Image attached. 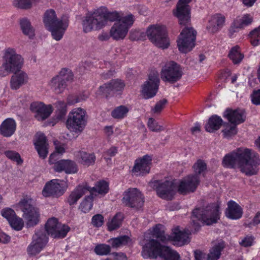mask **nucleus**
I'll return each instance as SVG.
<instances>
[{
	"mask_svg": "<svg viewBox=\"0 0 260 260\" xmlns=\"http://www.w3.org/2000/svg\"><path fill=\"white\" fill-rule=\"evenodd\" d=\"M191 0H179L174 15L179 23L185 27L178 36L177 43L179 50L184 53L191 51L195 46L197 31L192 27H187L190 21V9L188 4Z\"/></svg>",
	"mask_w": 260,
	"mask_h": 260,
	"instance_id": "f257e3e1",
	"label": "nucleus"
},
{
	"mask_svg": "<svg viewBox=\"0 0 260 260\" xmlns=\"http://www.w3.org/2000/svg\"><path fill=\"white\" fill-rule=\"evenodd\" d=\"M259 159L251 156V151L248 148H238L224 155L222 165L229 169L238 168L247 175L254 174V168L259 165Z\"/></svg>",
	"mask_w": 260,
	"mask_h": 260,
	"instance_id": "f03ea898",
	"label": "nucleus"
},
{
	"mask_svg": "<svg viewBox=\"0 0 260 260\" xmlns=\"http://www.w3.org/2000/svg\"><path fill=\"white\" fill-rule=\"evenodd\" d=\"M43 22L46 28L51 32L52 36L56 41L61 40L67 29V21L58 19L55 11L47 10L44 15Z\"/></svg>",
	"mask_w": 260,
	"mask_h": 260,
	"instance_id": "7ed1b4c3",
	"label": "nucleus"
},
{
	"mask_svg": "<svg viewBox=\"0 0 260 260\" xmlns=\"http://www.w3.org/2000/svg\"><path fill=\"white\" fill-rule=\"evenodd\" d=\"M220 206L216 203H212L205 208H196L192 212L193 217L207 225L216 223L220 218Z\"/></svg>",
	"mask_w": 260,
	"mask_h": 260,
	"instance_id": "20e7f679",
	"label": "nucleus"
},
{
	"mask_svg": "<svg viewBox=\"0 0 260 260\" xmlns=\"http://www.w3.org/2000/svg\"><path fill=\"white\" fill-rule=\"evenodd\" d=\"M171 249L161 244L157 239L146 240L142 245L141 256L145 259H156L158 257H164Z\"/></svg>",
	"mask_w": 260,
	"mask_h": 260,
	"instance_id": "39448f33",
	"label": "nucleus"
},
{
	"mask_svg": "<svg viewBox=\"0 0 260 260\" xmlns=\"http://www.w3.org/2000/svg\"><path fill=\"white\" fill-rule=\"evenodd\" d=\"M87 123L86 112L81 108L73 109L69 114L66 125L71 132L76 134L81 133Z\"/></svg>",
	"mask_w": 260,
	"mask_h": 260,
	"instance_id": "423d86ee",
	"label": "nucleus"
},
{
	"mask_svg": "<svg viewBox=\"0 0 260 260\" xmlns=\"http://www.w3.org/2000/svg\"><path fill=\"white\" fill-rule=\"evenodd\" d=\"M18 205L23 212V217L26 222L27 228L34 227L39 222L40 213L39 209L33 205V200L28 196L22 199Z\"/></svg>",
	"mask_w": 260,
	"mask_h": 260,
	"instance_id": "0eeeda50",
	"label": "nucleus"
},
{
	"mask_svg": "<svg viewBox=\"0 0 260 260\" xmlns=\"http://www.w3.org/2000/svg\"><path fill=\"white\" fill-rule=\"evenodd\" d=\"M146 33L149 39L157 47L166 49L169 46V39L165 26L151 25L147 28Z\"/></svg>",
	"mask_w": 260,
	"mask_h": 260,
	"instance_id": "6e6552de",
	"label": "nucleus"
},
{
	"mask_svg": "<svg viewBox=\"0 0 260 260\" xmlns=\"http://www.w3.org/2000/svg\"><path fill=\"white\" fill-rule=\"evenodd\" d=\"M183 75L181 66L174 61H170L162 67L160 72V77L163 81L170 84L179 81Z\"/></svg>",
	"mask_w": 260,
	"mask_h": 260,
	"instance_id": "1a4fd4ad",
	"label": "nucleus"
},
{
	"mask_svg": "<svg viewBox=\"0 0 260 260\" xmlns=\"http://www.w3.org/2000/svg\"><path fill=\"white\" fill-rule=\"evenodd\" d=\"M134 17L129 14L123 17L119 21L115 22L110 30V36L114 40L123 39L126 36L130 27L134 22Z\"/></svg>",
	"mask_w": 260,
	"mask_h": 260,
	"instance_id": "9d476101",
	"label": "nucleus"
},
{
	"mask_svg": "<svg viewBox=\"0 0 260 260\" xmlns=\"http://www.w3.org/2000/svg\"><path fill=\"white\" fill-rule=\"evenodd\" d=\"M125 87V82L120 79H112L100 86L97 91L106 98L121 95Z\"/></svg>",
	"mask_w": 260,
	"mask_h": 260,
	"instance_id": "9b49d317",
	"label": "nucleus"
},
{
	"mask_svg": "<svg viewBox=\"0 0 260 260\" xmlns=\"http://www.w3.org/2000/svg\"><path fill=\"white\" fill-rule=\"evenodd\" d=\"M45 228L48 234L54 239L64 238L70 230L68 225L59 223L55 217L49 218Z\"/></svg>",
	"mask_w": 260,
	"mask_h": 260,
	"instance_id": "f8f14e48",
	"label": "nucleus"
},
{
	"mask_svg": "<svg viewBox=\"0 0 260 260\" xmlns=\"http://www.w3.org/2000/svg\"><path fill=\"white\" fill-rule=\"evenodd\" d=\"M66 189V181L57 179H52L45 184L42 194L45 197L58 198L63 194Z\"/></svg>",
	"mask_w": 260,
	"mask_h": 260,
	"instance_id": "ddd939ff",
	"label": "nucleus"
},
{
	"mask_svg": "<svg viewBox=\"0 0 260 260\" xmlns=\"http://www.w3.org/2000/svg\"><path fill=\"white\" fill-rule=\"evenodd\" d=\"M122 201L126 206L136 209L141 208L144 203L143 194L136 188H129L125 191Z\"/></svg>",
	"mask_w": 260,
	"mask_h": 260,
	"instance_id": "4468645a",
	"label": "nucleus"
},
{
	"mask_svg": "<svg viewBox=\"0 0 260 260\" xmlns=\"http://www.w3.org/2000/svg\"><path fill=\"white\" fill-rule=\"evenodd\" d=\"M73 76L74 75L71 70L63 68L60 71L59 75L52 79L50 86L56 93H60L67 87V82L72 81Z\"/></svg>",
	"mask_w": 260,
	"mask_h": 260,
	"instance_id": "2eb2a0df",
	"label": "nucleus"
},
{
	"mask_svg": "<svg viewBox=\"0 0 260 260\" xmlns=\"http://www.w3.org/2000/svg\"><path fill=\"white\" fill-rule=\"evenodd\" d=\"M159 83L158 73L154 71L150 72L148 80L142 86V94L145 99H151L156 94Z\"/></svg>",
	"mask_w": 260,
	"mask_h": 260,
	"instance_id": "dca6fc26",
	"label": "nucleus"
},
{
	"mask_svg": "<svg viewBox=\"0 0 260 260\" xmlns=\"http://www.w3.org/2000/svg\"><path fill=\"white\" fill-rule=\"evenodd\" d=\"M152 160V156L148 154L137 158L131 171L132 175L138 177L145 176L148 174L150 172Z\"/></svg>",
	"mask_w": 260,
	"mask_h": 260,
	"instance_id": "f3484780",
	"label": "nucleus"
},
{
	"mask_svg": "<svg viewBox=\"0 0 260 260\" xmlns=\"http://www.w3.org/2000/svg\"><path fill=\"white\" fill-rule=\"evenodd\" d=\"M200 182V177L197 175H188L180 182L177 191L181 194L193 192L197 189Z\"/></svg>",
	"mask_w": 260,
	"mask_h": 260,
	"instance_id": "a211bd4d",
	"label": "nucleus"
},
{
	"mask_svg": "<svg viewBox=\"0 0 260 260\" xmlns=\"http://www.w3.org/2000/svg\"><path fill=\"white\" fill-rule=\"evenodd\" d=\"M47 242V238L45 233L41 231L36 232L31 242L27 248L28 255L35 256L39 254Z\"/></svg>",
	"mask_w": 260,
	"mask_h": 260,
	"instance_id": "6ab92c4d",
	"label": "nucleus"
},
{
	"mask_svg": "<svg viewBox=\"0 0 260 260\" xmlns=\"http://www.w3.org/2000/svg\"><path fill=\"white\" fill-rule=\"evenodd\" d=\"M157 194L159 197L166 200H172L175 194L173 189V183L171 181L166 180H156L154 183Z\"/></svg>",
	"mask_w": 260,
	"mask_h": 260,
	"instance_id": "aec40b11",
	"label": "nucleus"
},
{
	"mask_svg": "<svg viewBox=\"0 0 260 260\" xmlns=\"http://www.w3.org/2000/svg\"><path fill=\"white\" fill-rule=\"evenodd\" d=\"M104 27V22H102L100 12L98 11L92 14H88L83 20V28L85 32L91 31L94 28L100 29Z\"/></svg>",
	"mask_w": 260,
	"mask_h": 260,
	"instance_id": "412c9836",
	"label": "nucleus"
},
{
	"mask_svg": "<svg viewBox=\"0 0 260 260\" xmlns=\"http://www.w3.org/2000/svg\"><path fill=\"white\" fill-rule=\"evenodd\" d=\"M30 110L35 113V117L39 121H43L49 117L53 112L52 105H46L42 102H33Z\"/></svg>",
	"mask_w": 260,
	"mask_h": 260,
	"instance_id": "4be33fe9",
	"label": "nucleus"
},
{
	"mask_svg": "<svg viewBox=\"0 0 260 260\" xmlns=\"http://www.w3.org/2000/svg\"><path fill=\"white\" fill-rule=\"evenodd\" d=\"M245 111L244 109L237 108L234 110L228 108L223 115L228 121L235 125L244 122L245 120Z\"/></svg>",
	"mask_w": 260,
	"mask_h": 260,
	"instance_id": "5701e85b",
	"label": "nucleus"
},
{
	"mask_svg": "<svg viewBox=\"0 0 260 260\" xmlns=\"http://www.w3.org/2000/svg\"><path fill=\"white\" fill-rule=\"evenodd\" d=\"M16 127V121L12 118H7L0 125V134L4 137H11L15 134Z\"/></svg>",
	"mask_w": 260,
	"mask_h": 260,
	"instance_id": "b1692460",
	"label": "nucleus"
},
{
	"mask_svg": "<svg viewBox=\"0 0 260 260\" xmlns=\"http://www.w3.org/2000/svg\"><path fill=\"white\" fill-rule=\"evenodd\" d=\"M227 218L232 220H237L241 218L243 210L241 206L236 202L230 200L228 203V208L225 211Z\"/></svg>",
	"mask_w": 260,
	"mask_h": 260,
	"instance_id": "393cba45",
	"label": "nucleus"
},
{
	"mask_svg": "<svg viewBox=\"0 0 260 260\" xmlns=\"http://www.w3.org/2000/svg\"><path fill=\"white\" fill-rule=\"evenodd\" d=\"M225 16L220 13L213 15L209 21L207 29L212 33L217 32L224 25Z\"/></svg>",
	"mask_w": 260,
	"mask_h": 260,
	"instance_id": "a878e982",
	"label": "nucleus"
},
{
	"mask_svg": "<svg viewBox=\"0 0 260 260\" xmlns=\"http://www.w3.org/2000/svg\"><path fill=\"white\" fill-rule=\"evenodd\" d=\"M34 145L40 157L45 159L48 154L47 139L44 134H40L34 142Z\"/></svg>",
	"mask_w": 260,
	"mask_h": 260,
	"instance_id": "bb28decb",
	"label": "nucleus"
},
{
	"mask_svg": "<svg viewBox=\"0 0 260 260\" xmlns=\"http://www.w3.org/2000/svg\"><path fill=\"white\" fill-rule=\"evenodd\" d=\"M88 188L85 185H79L71 192L68 198L67 202L70 206L76 204L77 201L88 192Z\"/></svg>",
	"mask_w": 260,
	"mask_h": 260,
	"instance_id": "cd10ccee",
	"label": "nucleus"
},
{
	"mask_svg": "<svg viewBox=\"0 0 260 260\" xmlns=\"http://www.w3.org/2000/svg\"><path fill=\"white\" fill-rule=\"evenodd\" d=\"M188 234L185 231H180L178 229H175L170 239L175 242L177 246H182L189 242Z\"/></svg>",
	"mask_w": 260,
	"mask_h": 260,
	"instance_id": "c85d7f7f",
	"label": "nucleus"
},
{
	"mask_svg": "<svg viewBox=\"0 0 260 260\" xmlns=\"http://www.w3.org/2000/svg\"><path fill=\"white\" fill-rule=\"evenodd\" d=\"M10 81L11 88L14 90L19 89L27 81V75L24 72H18L14 73Z\"/></svg>",
	"mask_w": 260,
	"mask_h": 260,
	"instance_id": "c756f323",
	"label": "nucleus"
},
{
	"mask_svg": "<svg viewBox=\"0 0 260 260\" xmlns=\"http://www.w3.org/2000/svg\"><path fill=\"white\" fill-rule=\"evenodd\" d=\"M223 123L222 118L217 115H212L208 119L205 128L207 132L213 133L218 130Z\"/></svg>",
	"mask_w": 260,
	"mask_h": 260,
	"instance_id": "7c9ffc66",
	"label": "nucleus"
},
{
	"mask_svg": "<svg viewBox=\"0 0 260 260\" xmlns=\"http://www.w3.org/2000/svg\"><path fill=\"white\" fill-rule=\"evenodd\" d=\"M79 162L86 167L94 165L96 157L94 153H88L83 151L78 152Z\"/></svg>",
	"mask_w": 260,
	"mask_h": 260,
	"instance_id": "2f4dec72",
	"label": "nucleus"
},
{
	"mask_svg": "<svg viewBox=\"0 0 260 260\" xmlns=\"http://www.w3.org/2000/svg\"><path fill=\"white\" fill-rule=\"evenodd\" d=\"M85 186L88 188V192L90 193H93V192H96L101 194H105L108 193L109 191V183L104 180H100L96 182L95 186L93 187H90L85 184Z\"/></svg>",
	"mask_w": 260,
	"mask_h": 260,
	"instance_id": "473e14b6",
	"label": "nucleus"
},
{
	"mask_svg": "<svg viewBox=\"0 0 260 260\" xmlns=\"http://www.w3.org/2000/svg\"><path fill=\"white\" fill-rule=\"evenodd\" d=\"M19 23L23 34L32 39L35 36V29L30 21L26 18H23L20 20Z\"/></svg>",
	"mask_w": 260,
	"mask_h": 260,
	"instance_id": "72a5a7b5",
	"label": "nucleus"
},
{
	"mask_svg": "<svg viewBox=\"0 0 260 260\" xmlns=\"http://www.w3.org/2000/svg\"><path fill=\"white\" fill-rule=\"evenodd\" d=\"M234 21L238 27L242 29L251 24L253 18L250 14L247 13L237 17Z\"/></svg>",
	"mask_w": 260,
	"mask_h": 260,
	"instance_id": "f704fd0d",
	"label": "nucleus"
},
{
	"mask_svg": "<svg viewBox=\"0 0 260 260\" xmlns=\"http://www.w3.org/2000/svg\"><path fill=\"white\" fill-rule=\"evenodd\" d=\"M228 57L234 64H236L241 62L244 58V54L241 53L240 47L236 45L230 50Z\"/></svg>",
	"mask_w": 260,
	"mask_h": 260,
	"instance_id": "c9c22d12",
	"label": "nucleus"
},
{
	"mask_svg": "<svg viewBox=\"0 0 260 260\" xmlns=\"http://www.w3.org/2000/svg\"><path fill=\"white\" fill-rule=\"evenodd\" d=\"M101 20L104 22V26L107 24L108 21L113 22L115 21H119L121 19L120 14L116 11L100 13Z\"/></svg>",
	"mask_w": 260,
	"mask_h": 260,
	"instance_id": "e433bc0d",
	"label": "nucleus"
},
{
	"mask_svg": "<svg viewBox=\"0 0 260 260\" xmlns=\"http://www.w3.org/2000/svg\"><path fill=\"white\" fill-rule=\"evenodd\" d=\"M123 218V215L121 213H116L111 221L107 223L108 231H113L118 229L121 225Z\"/></svg>",
	"mask_w": 260,
	"mask_h": 260,
	"instance_id": "4c0bfd02",
	"label": "nucleus"
},
{
	"mask_svg": "<svg viewBox=\"0 0 260 260\" xmlns=\"http://www.w3.org/2000/svg\"><path fill=\"white\" fill-rule=\"evenodd\" d=\"M225 247V243L222 241L213 247L208 254V258L210 260H217L219 258L221 252Z\"/></svg>",
	"mask_w": 260,
	"mask_h": 260,
	"instance_id": "58836bf2",
	"label": "nucleus"
},
{
	"mask_svg": "<svg viewBox=\"0 0 260 260\" xmlns=\"http://www.w3.org/2000/svg\"><path fill=\"white\" fill-rule=\"evenodd\" d=\"M131 241V238L127 235L120 236L111 238L108 241L113 248H117L121 246L126 245Z\"/></svg>",
	"mask_w": 260,
	"mask_h": 260,
	"instance_id": "ea45409f",
	"label": "nucleus"
},
{
	"mask_svg": "<svg viewBox=\"0 0 260 260\" xmlns=\"http://www.w3.org/2000/svg\"><path fill=\"white\" fill-rule=\"evenodd\" d=\"M94 197L93 193H90L89 195L85 196L79 206V209L82 212L88 213L92 209Z\"/></svg>",
	"mask_w": 260,
	"mask_h": 260,
	"instance_id": "a19ab883",
	"label": "nucleus"
},
{
	"mask_svg": "<svg viewBox=\"0 0 260 260\" xmlns=\"http://www.w3.org/2000/svg\"><path fill=\"white\" fill-rule=\"evenodd\" d=\"M192 169L194 173L192 175H197L199 177L200 175H202L204 177L205 173L207 169V166L204 160L199 159L193 164Z\"/></svg>",
	"mask_w": 260,
	"mask_h": 260,
	"instance_id": "79ce46f5",
	"label": "nucleus"
},
{
	"mask_svg": "<svg viewBox=\"0 0 260 260\" xmlns=\"http://www.w3.org/2000/svg\"><path fill=\"white\" fill-rule=\"evenodd\" d=\"M128 108L124 105L118 106L111 112V116L114 119H122L126 116Z\"/></svg>",
	"mask_w": 260,
	"mask_h": 260,
	"instance_id": "37998d69",
	"label": "nucleus"
},
{
	"mask_svg": "<svg viewBox=\"0 0 260 260\" xmlns=\"http://www.w3.org/2000/svg\"><path fill=\"white\" fill-rule=\"evenodd\" d=\"M162 225L160 224H157L153 226L152 231V236L162 242L167 241V238L165 234V231L162 229Z\"/></svg>",
	"mask_w": 260,
	"mask_h": 260,
	"instance_id": "c03bdc74",
	"label": "nucleus"
},
{
	"mask_svg": "<svg viewBox=\"0 0 260 260\" xmlns=\"http://www.w3.org/2000/svg\"><path fill=\"white\" fill-rule=\"evenodd\" d=\"M6 156L13 161L16 162L17 165H21L23 160L22 159L20 154L15 151L7 150L4 152Z\"/></svg>",
	"mask_w": 260,
	"mask_h": 260,
	"instance_id": "a18cd8bd",
	"label": "nucleus"
},
{
	"mask_svg": "<svg viewBox=\"0 0 260 260\" xmlns=\"http://www.w3.org/2000/svg\"><path fill=\"white\" fill-rule=\"evenodd\" d=\"M110 251V246L106 244H98L94 248V252L98 255H107Z\"/></svg>",
	"mask_w": 260,
	"mask_h": 260,
	"instance_id": "49530a36",
	"label": "nucleus"
},
{
	"mask_svg": "<svg viewBox=\"0 0 260 260\" xmlns=\"http://www.w3.org/2000/svg\"><path fill=\"white\" fill-rule=\"evenodd\" d=\"M55 155V153H52L49 157V162L50 164H54L53 169L55 172H64L65 167V160L66 159H61L57 161L56 162L53 161V157Z\"/></svg>",
	"mask_w": 260,
	"mask_h": 260,
	"instance_id": "de8ad7c7",
	"label": "nucleus"
},
{
	"mask_svg": "<svg viewBox=\"0 0 260 260\" xmlns=\"http://www.w3.org/2000/svg\"><path fill=\"white\" fill-rule=\"evenodd\" d=\"M57 107V119H62L67 114V104L63 101H58L56 103Z\"/></svg>",
	"mask_w": 260,
	"mask_h": 260,
	"instance_id": "09e8293b",
	"label": "nucleus"
},
{
	"mask_svg": "<svg viewBox=\"0 0 260 260\" xmlns=\"http://www.w3.org/2000/svg\"><path fill=\"white\" fill-rule=\"evenodd\" d=\"M250 38L251 44L256 46L260 44V25L251 31L249 35Z\"/></svg>",
	"mask_w": 260,
	"mask_h": 260,
	"instance_id": "8fccbe9b",
	"label": "nucleus"
},
{
	"mask_svg": "<svg viewBox=\"0 0 260 260\" xmlns=\"http://www.w3.org/2000/svg\"><path fill=\"white\" fill-rule=\"evenodd\" d=\"M9 223L13 229L18 231L21 230L24 225L22 219L16 214L9 221Z\"/></svg>",
	"mask_w": 260,
	"mask_h": 260,
	"instance_id": "3c124183",
	"label": "nucleus"
},
{
	"mask_svg": "<svg viewBox=\"0 0 260 260\" xmlns=\"http://www.w3.org/2000/svg\"><path fill=\"white\" fill-rule=\"evenodd\" d=\"M64 172L66 174H71L77 173L78 168L76 162L73 160L66 159Z\"/></svg>",
	"mask_w": 260,
	"mask_h": 260,
	"instance_id": "603ef678",
	"label": "nucleus"
},
{
	"mask_svg": "<svg viewBox=\"0 0 260 260\" xmlns=\"http://www.w3.org/2000/svg\"><path fill=\"white\" fill-rule=\"evenodd\" d=\"M36 0H15L14 5L15 7L22 9H28L32 6V4Z\"/></svg>",
	"mask_w": 260,
	"mask_h": 260,
	"instance_id": "864d4df0",
	"label": "nucleus"
},
{
	"mask_svg": "<svg viewBox=\"0 0 260 260\" xmlns=\"http://www.w3.org/2000/svg\"><path fill=\"white\" fill-rule=\"evenodd\" d=\"M148 126L152 132H159L164 130L162 125L158 124L155 119L153 118H149L148 121Z\"/></svg>",
	"mask_w": 260,
	"mask_h": 260,
	"instance_id": "5fc2aeb1",
	"label": "nucleus"
},
{
	"mask_svg": "<svg viewBox=\"0 0 260 260\" xmlns=\"http://www.w3.org/2000/svg\"><path fill=\"white\" fill-rule=\"evenodd\" d=\"M117 153L118 148L115 146H112L104 152L103 156L108 162L109 161L111 160V157L115 156Z\"/></svg>",
	"mask_w": 260,
	"mask_h": 260,
	"instance_id": "6e6d98bb",
	"label": "nucleus"
},
{
	"mask_svg": "<svg viewBox=\"0 0 260 260\" xmlns=\"http://www.w3.org/2000/svg\"><path fill=\"white\" fill-rule=\"evenodd\" d=\"M104 223V217L101 214L93 215L91 218V224L94 227L100 228Z\"/></svg>",
	"mask_w": 260,
	"mask_h": 260,
	"instance_id": "4d7b16f0",
	"label": "nucleus"
},
{
	"mask_svg": "<svg viewBox=\"0 0 260 260\" xmlns=\"http://www.w3.org/2000/svg\"><path fill=\"white\" fill-rule=\"evenodd\" d=\"M87 96L83 95V97L77 95H69L67 98V103L68 105H74L81 102L82 100H85Z\"/></svg>",
	"mask_w": 260,
	"mask_h": 260,
	"instance_id": "13d9d810",
	"label": "nucleus"
},
{
	"mask_svg": "<svg viewBox=\"0 0 260 260\" xmlns=\"http://www.w3.org/2000/svg\"><path fill=\"white\" fill-rule=\"evenodd\" d=\"M14 210L10 208H5L2 210L1 215L6 218L8 222L16 215Z\"/></svg>",
	"mask_w": 260,
	"mask_h": 260,
	"instance_id": "bf43d9fd",
	"label": "nucleus"
},
{
	"mask_svg": "<svg viewBox=\"0 0 260 260\" xmlns=\"http://www.w3.org/2000/svg\"><path fill=\"white\" fill-rule=\"evenodd\" d=\"M250 96L253 104L260 105V89L253 90Z\"/></svg>",
	"mask_w": 260,
	"mask_h": 260,
	"instance_id": "052dcab7",
	"label": "nucleus"
},
{
	"mask_svg": "<svg viewBox=\"0 0 260 260\" xmlns=\"http://www.w3.org/2000/svg\"><path fill=\"white\" fill-rule=\"evenodd\" d=\"M254 238L252 236H246L239 243L240 245L244 247H248L252 245Z\"/></svg>",
	"mask_w": 260,
	"mask_h": 260,
	"instance_id": "680f3d73",
	"label": "nucleus"
},
{
	"mask_svg": "<svg viewBox=\"0 0 260 260\" xmlns=\"http://www.w3.org/2000/svg\"><path fill=\"white\" fill-rule=\"evenodd\" d=\"M240 29H241L240 27H238L237 24H236V23L233 20L229 29V37L230 38H234L235 37L236 34L237 33Z\"/></svg>",
	"mask_w": 260,
	"mask_h": 260,
	"instance_id": "e2e57ef3",
	"label": "nucleus"
},
{
	"mask_svg": "<svg viewBox=\"0 0 260 260\" xmlns=\"http://www.w3.org/2000/svg\"><path fill=\"white\" fill-rule=\"evenodd\" d=\"M164 258L165 260H180L179 254L176 251L172 249H171Z\"/></svg>",
	"mask_w": 260,
	"mask_h": 260,
	"instance_id": "0e129e2a",
	"label": "nucleus"
},
{
	"mask_svg": "<svg viewBox=\"0 0 260 260\" xmlns=\"http://www.w3.org/2000/svg\"><path fill=\"white\" fill-rule=\"evenodd\" d=\"M167 100L165 99L160 100L156 103L154 108L153 111L154 113H159L165 107V105L167 103Z\"/></svg>",
	"mask_w": 260,
	"mask_h": 260,
	"instance_id": "69168bd1",
	"label": "nucleus"
},
{
	"mask_svg": "<svg viewBox=\"0 0 260 260\" xmlns=\"http://www.w3.org/2000/svg\"><path fill=\"white\" fill-rule=\"evenodd\" d=\"M194 260H205L206 257L204 253L199 250L194 251Z\"/></svg>",
	"mask_w": 260,
	"mask_h": 260,
	"instance_id": "338daca9",
	"label": "nucleus"
},
{
	"mask_svg": "<svg viewBox=\"0 0 260 260\" xmlns=\"http://www.w3.org/2000/svg\"><path fill=\"white\" fill-rule=\"evenodd\" d=\"M260 223V211L256 212L253 218L251 224L253 226H256Z\"/></svg>",
	"mask_w": 260,
	"mask_h": 260,
	"instance_id": "774afa93",
	"label": "nucleus"
}]
</instances>
